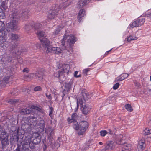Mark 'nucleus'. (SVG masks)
Returning a JSON list of instances; mask_svg holds the SVG:
<instances>
[{
    "instance_id": "nucleus-1",
    "label": "nucleus",
    "mask_w": 151,
    "mask_h": 151,
    "mask_svg": "<svg viewBox=\"0 0 151 151\" xmlns=\"http://www.w3.org/2000/svg\"><path fill=\"white\" fill-rule=\"evenodd\" d=\"M44 50L47 53L52 52L54 53H60L62 51V50L59 47H52L50 45L49 40L45 38L40 39Z\"/></svg>"
},
{
    "instance_id": "nucleus-2",
    "label": "nucleus",
    "mask_w": 151,
    "mask_h": 151,
    "mask_svg": "<svg viewBox=\"0 0 151 151\" xmlns=\"http://www.w3.org/2000/svg\"><path fill=\"white\" fill-rule=\"evenodd\" d=\"M29 11L28 10H23L22 11H15L10 14L9 17H12L14 19V21H18L19 19L23 20L28 18Z\"/></svg>"
},
{
    "instance_id": "nucleus-3",
    "label": "nucleus",
    "mask_w": 151,
    "mask_h": 151,
    "mask_svg": "<svg viewBox=\"0 0 151 151\" xmlns=\"http://www.w3.org/2000/svg\"><path fill=\"white\" fill-rule=\"evenodd\" d=\"M0 140L1 141L3 148H5L6 146L9 144L7 132L5 129L1 126H0Z\"/></svg>"
},
{
    "instance_id": "nucleus-4",
    "label": "nucleus",
    "mask_w": 151,
    "mask_h": 151,
    "mask_svg": "<svg viewBox=\"0 0 151 151\" xmlns=\"http://www.w3.org/2000/svg\"><path fill=\"white\" fill-rule=\"evenodd\" d=\"M76 37L73 35L70 34V35L65 34L63 36V38L61 40L62 45L64 46L65 45V40L67 39L66 44L67 46L68 45L71 46V45L73 44L76 41Z\"/></svg>"
},
{
    "instance_id": "nucleus-5",
    "label": "nucleus",
    "mask_w": 151,
    "mask_h": 151,
    "mask_svg": "<svg viewBox=\"0 0 151 151\" xmlns=\"http://www.w3.org/2000/svg\"><path fill=\"white\" fill-rule=\"evenodd\" d=\"M34 144L31 143L29 139H27L22 142V148L21 151H30L29 149L30 147L31 149H34L35 148L34 145Z\"/></svg>"
},
{
    "instance_id": "nucleus-6",
    "label": "nucleus",
    "mask_w": 151,
    "mask_h": 151,
    "mask_svg": "<svg viewBox=\"0 0 151 151\" xmlns=\"http://www.w3.org/2000/svg\"><path fill=\"white\" fill-rule=\"evenodd\" d=\"M119 139L118 142V144L119 145H122L124 144V145H122V151H128L130 149L129 145H128L127 144L125 143V142L124 140L125 138L122 135H120Z\"/></svg>"
},
{
    "instance_id": "nucleus-7",
    "label": "nucleus",
    "mask_w": 151,
    "mask_h": 151,
    "mask_svg": "<svg viewBox=\"0 0 151 151\" xmlns=\"http://www.w3.org/2000/svg\"><path fill=\"white\" fill-rule=\"evenodd\" d=\"M88 122L85 121H82L80 122V130L78 134L82 135L86 131L88 127Z\"/></svg>"
},
{
    "instance_id": "nucleus-8",
    "label": "nucleus",
    "mask_w": 151,
    "mask_h": 151,
    "mask_svg": "<svg viewBox=\"0 0 151 151\" xmlns=\"http://www.w3.org/2000/svg\"><path fill=\"white\" fill-rule=\"evenodd\" d=\"M72 84V82L64 83L62 87L63 89V96H64L69 93Z\"/></svg>"
},
{
    "instance_id": "nucleus-9",
    "label": "nucleus",
    "mask_w": 151,
    "mask_h": 151,
    "mask_svg": "<svg viewBox=\"0 0 151 151\" xmlns=\"http://www.w3.org/2000/svg\"><path fill=\"white\" fill-rule=\"evenodd\" d=\"M60 9L59 6L58 5H56L53 9L49 11L47 17L48 19H53L58 14V12Z\"/></svg>"
},
{
    "instance_id": "nucleus-10",
    "label": "nucleus",
    "mask_w": 151,
    "mask_h": 151,
    "mask_svg": "<svg viewBox=\"0 0 151 151\" xmlns=\"http://www.w3.org/2000/svg\"><path fill=\"white\" fill-rule=\"evenodd\" d=\"M11 19L12 20V22H10L8 23L7 26L8 31H10L12 30L16 29L18 27L17 23L18 21H14V19H13L12 17H10Z\"/></svg>"
},
{
    "instance_id": "nucleus-11",
    "label": "nucleus",
    "mask_w": 151,
    "mask_h": 151,
    "mask_svg": "<svg viewBox=\"0 0 151 151\" xmlns=\"http://www.w3.org/2000/svg\"><path fill=\"white\" fill-rule=\"evenodd\" d=\"M145 18H140L134 22L130 25V27L131 28L134 27H139L143 24L145 22Z\"/></svg>"
},
{
    "instance_id": "nucleus-12",
    "label": "nucleus",
    "mask_w": 151,
    "mask_h": 151,
    "mask_svg": "<svg viewBox=\"0 0 151 151\" xmlns=\"http://www.w3.org/2000/svg\"><path fill=\"white\" fill-rule=\"evenodd\" d=\"M82 96H81L79 99H77V106L78 107V105H80L81 107L84 105H85V96H87V94L85 93H82Z\"/></svg>"
},
{
    "instance_id": "nucleus-13",
    "label": "nucleus",
    "mask_w": 151,
    "mask_h": 151,
    "mask_svg": "<svg viewBox=\"0 0 151 151\" xmlns=\"http://www.w3.org/2000/svg\"><path fill=\"white\" fill-rule=\"evenodd\" d=\"M6 29L4 30H0V45L3 43L4 39L6 37Z\"/></svg>"
},
{
    "instance_id": "nucleus-14",
    "label": "nucleus",
    "mask_w": 151,
    "mask_h": 151,
    "mask_svg": "<svg viewBox=\"0 0 151 151\" xmlns=\"http://www.w3.org/2000/svg\"><path fill=\"white\" fill-rule=\"evenodd\" d=\"M91 108L87 105H84L81 107V110L82 113L85 115H87L89 112Z\"/></svg>"
},
{
    "instance_id": "nucleus-15",
    "label": "nucleus",
    "mask_w": 151,
    "mask_h": 151,
    "mask_svg": "<svg viewBox=\"0 0 151 151\" xmlns=\"http://www.w3.org/2000/svg\"><path fill=\"white\" fill-rule=\"evenodd\" d=\"M35 137L34 139L32 140V142L35 145L38 144L41 141V137L39 134H35V135H34Z\"/></svg>"
},
{
    "instance_id": "nucleus-16",
    "label": "nucleus",
    "mask_w": 151,
    "mask_h": 151,
    "mask_svg": "<svg viewBox=\"0 0 151 151\" xmlns=\"http://www.w3.org/2000/svg\"><path fill=\"white\" fill-rule=\"evenodd\" d=\"M29 121V124L33 126H35L38 122L37 118L34 116H30Z\"/></svg>"
},
{
    "instance_id": "nucleus-17",
    "label": "nucleus",
    "mask_w": 151,
    "mask_h": 151,
    "mask_svg": "<svg viewBox=\"0 0 151 151\" xmlns=\"http://www.w3.org/2000/svg\"><path fill=\"white\" fill-rule=\"evenodd\" d=\"M85 11L83 9H81L79 11L78 16V21L80 22L81 21L85 15Z\"/></svg>"
},
{
    "instance_id": "nucleus-18",
    "label": "nucleus",
    "mask_w": 151,
    "mask_h": 151,
    "mask_svg": "<svg viewBox=\"0 0 151 151\" xmlns=\"http://www.w3.org/2000/svg\"><path fill=\"white\" fill-rule=\"evenodd\" d=\"M114 143L111 141H108L106 142V144L105 148L104 149L106 150H112L114 148Z\"/></svg>"
},
{
    "instance_id": "nucleus-19",
    "label": "nucleus",
    "mask_w": 151,
    "mask_h": 151,
    "mask_svg": "<svg viewBox=\"0 0 151 151\" xmlns=\"http://www.w3.org/2000/svg\"><path fill=\"white\" fill-rule=\"evenodd\" d=\"M44 75L43 72L41 71H39L35 73L36 78L38 79L40 81L42 80L43 78Z\"/></svg>"
},
{
    "instance_id": "nucleus-20",
    "label": "nucleus",
    "mask_w": 151,
    "mask_h": 151,
    "mask_svg": "<svg viewBox=\"0 0 151 151\" xmlns=\"http://www.w3.org/2000/svg\"><path fill=\"white\" fill-rule=\"evenodd\" d=\"M32 109L31 108L22 109L20 111V113L22 115L30 114L31 113Z\"/></svg>"
},
{
    "instance_id": "nucleus-21",
    "label": "nucleus",
    "mask_w": 151,
    "mask_h": 151,
    "mask_svg": "<svg viewBox=\"0 0 151 151\" xmlns=\"http://www.w3.org/2000/svg\"><path fill=\"white\" fill-rule=\"evenodd\" d=\"M17 46V42L16 41H12L9 45V49L10 51L13 50Z\"/></svg>"
},
{
    "instance_id": "nucleus-22",
    "label": "nucleus",
    "mask_w": 151,
    "mask_h": 151,
    "mask_svg": "<svg viewBox=\"0 0 151 151\" xmlns=\"http://www.w3.org/2000/svg\"><path fill=\"white\" fill-rule=\"evenodd\" d=\"M77 115L76 113H74L72 114L71 116V118H68V121L69 123H72L73 121H76L77 118Z\"/></svg>"
},
{
    "instance_id": "nucleus-23",
    "label": "nucleus",
    "mask_w": 151,
    "mask_h": 151,
    "mask_svg": "<svg viewBox=\"0 0 151 151\" xmlns=\"http://www.w3.org/2000/svg\"><path fill=\"white\" fill-rule=\"evenodd\" d=\"M70 70V66L68 65H65L63 66V68L61 70L62 71L63 74L66 73L68 74Z\"/></svg>"
},
{
    "instance_id": "nucleus-24",
    "label": "nucleus",
    "mask_w": 151,
    "mask_h": 151,
    "mask_svg": "<svg viewBox=\"0 0 151 151\" xmlns=\"http://www.w3.org/2000/svg\"><path fill=\"white\" fill-rule=\"evenodd\" d=\"M129 76V74L127 73H124L120 75L119 77L116 78V81H122L127 78Z\"/></svg>"
},
{
    "instance_id": "nucleus-25",
    "label": "nucleus",
    "mask_w": 151,
    "mask_h": 151,
    "mask_svg": "<svg viewBox=\"0 0 151 151\" xmlns=\"http://www.w3.org/2000/svg\"><path fill=\"white\" fill-rule=\"evenodd\" d=\"M42 27V25L39 23H32L31 27L34 29L37 30Z\"/></svg>"
},
{
    "instance_id": "nucleus-26",
    "label": "nucleus",
    "mask_w": 151,
    "mask_h": 151,
    "mask_svg": "<svg viewBox=\"0 0 151 151\" xmlns=\"http://www.w3.org/2000/svg\"><path fill=\"white\" fill-rule=\"evenodd\" d=\"M36 34H37L40 40V39H42L43 38H45V32L41 30L38 31Z\"/></svg>"
},
{
    "instance_id": "nucleus-27",
    "label": "nucleus",
    "mask_w": 151,
    "mask_h": 151,
    "mask_svg": "<svg viewBox=\"0 0 151 151\" xmlns=\"http://www.w3.org/2000/svg\"><path fill=\"white\" fill-rule=\"evenodd\" d=\"M72 123H73V126L74 129L76 130H80V124H79L76 121H73Z\"/></svg>"
},
{
    "instance_id": "nucleus-28",
    "label": "nucleus",
    "mask_w": 151,
    "mask_h": 151,
    "mask_svg": "<svg viewBox=\"0 0 151 151\" xmlns=\"http://www.w3.org/2000/svg\"><path fill=\"white\" fill-rule=\"evenodd\" d=\"M53 129L50 127H49L47 129V131L48 134L50 135V138H52L54 135V132Z\"/></svg>"
},
{
    "instance_id": "nucleus-29",
    "label": "nucleus",
    "mask_w": 151,
    "mask_h": 151,
    "mask_svg": "<svg viewBox=\"0 0 151 151\" xmlns=\"http://www.w3.org/2000/svg\"><path fill=\"white\" fill-rule=\"evenodd\" d=\"M144 18L149 21L151 20V12L146 14Z\"/></svg>"
},
{
    "instance_id": "nucleus-30",
    "label": "nucleus",
    "mask_w": 151,
    "mask_h": 151,
    "mask_svg": "<svg viewBox=\"0 0 151 151\" xmlns=\"http://www.w3.org/2000/svg\"><path fill=\"white\" fill-rule=\"evenodd\" d=\"M137 39V38L135 36L130 35L127 38V40L128 42H129L132 40H136Z\"/></svg>"
},
{
    "instance_id": "nucleus-31",
    "label": "nucleus",
    "mask_w": 151,
    "mask_h": 151,
    "mask_svg": "<svg viewBox=\"0 0 151 151\" xmlns=\"http://www.w3.org/2000/svg\"><path fill=\"white\" fill-rule=\"evenodd\" d=\"M125 108L128 111L132 112L133 111V109L130 105L129 104H126L125 105Z\"/></svg>"
},
{
    "instance_id": "nucleus-32",
    "label": "nucleus",
    "mask_w": 151,
    "mask_h": 151,
    "mask_svg": "<svg viewBox=\"0 0 151 151\" xmlns=\"http://www.w3.org/2000/svg\"><path fill=\"white\" fill-rule=\"evenodd\" d=\"M19 37V36L17 34L13 33L11 34V38L12 40H18Z\"/></svg>"
},
{
    "instance_id": "nucleus-33",
    "label": "nucleus",
    "mask_w": 151,
    "mask_h": 151,
    "mask_svg": "<svg viewBox=\"0 0 151 151\" xmlns=\"http://www.w3.org/2000/svg\"><path fill=\"white\" fill-rule=\"evenodd\" d=\"M31 25H32V23H28L26 24L24 27L26 31H29L32 28Z\"/></svg>"
},
{
    "instance_id": "nucleus-34",
    "label": "nucleus",
    "mask_w": 151,
    "mask_h": 151,
    "mask_svg": "<svg viewBox=\"0 0 151 151\" xmlns=\"http://www.w3.org/2000/svg\"><path fill=\"white\" fill-rule=\"evenodd\" d=\"M63 75V72L62 71H59L56 72L54 74V76L55 77L59 78L61 76H62Z\"/></svg>"
},
{
    "instance_id": "nucleus-35",
    "label": "nucleus",
    "mask_w": 151,
    "mask_h": 151,
    "mask_svg": "<svg viewBox=\"0 0 151 151\" xmlns=\"http://www.w3.org/2000/svg\"><path fill=\"white\" fill-rule=\"evenodd\" d=\"M57 144L55 145L56 147H59L62 144V140L61 138H58L57 140Z\"/></svg>"
},
{
    "instance_id": "nucleus-36",
    "label": "nucleus",
    "mask_w": 151,
    "mask_h": 151,
    "mask_svg": "<svg viewBox=\"0 0 151 151\" xmlns=\"http://www.w3.org/2000/svg\"><path fill=\"white\" fill-rule=\"evenodd\" d=\"M5 29V24L3 22L0 20V30H4Z\"/></svg>"
},
{
    "instance_id": "nucleus-37",
    "label": "nucleus",
    "mask_w": 151,
    "mask_h": 151,
    "mask_svg": "<svg viewBox=\"0 0 151 151\" xmlns=\"http://www.w3.org/2000/svg\"><path fill=\"white\" fill-rule=\"evenodd\" d=\"M40 124L41 129L44 130L45 126L44 122L43 121H41Z\"/></svg>"
},
{
    "instance_id": "nucleus-38",
    "label": "nucleus",
    "mask_w": 151,
    "mask_h": 151,
    "mask_svg": "<svg viewBox=\"0 0 151 151\" xmlns=\"http://www.w3.org/2000/svg\"><path fill=\"white\" fill-rule=\"evenodd\" d=\"M9 102L12 104H15L17 103H18V101L15 99H10L9 100Z\"/></svg>"
},
{
    "instance_id": "nucleus-39",
    "label": "nucleus",
    "mask_w": 151,
    "mask_h": 151,
    "mask_svg": "<svg viewBox=\"0 0 151 151\" xmlns=\"http://www.w3.org/2000/svg\"><path fill=\"white\" fill-rule=\"evenodd\" d=\"M107 133L106 130L101 131L100 132V135L102 136H104Z\"/></svg>"
},
{
    "instance_id": "nucleus-40",
    "label": "nucleus",
    "mask_w": 151,
    "mask_h": 151,
    "mask_svg": "<svg viewBox=\"0 0 151 151\" xmlns=\"http://www.w3.org/2000/svg\"><path fill=\"white\" fill-rule=\"evenodd\" d=\"M90 70L89 68L85 69L83 70V73L84 76H86L87 75V73Z\"/></svg>"
},
{
    "instance_id": "nucleus-41",
    "label": "nucleus",
    "mask_w": 151,
    "mask_h": 151,
    "mask_svg": "<svg viewBox=\"0 0 151 151\" xmlns=\"http://www.w3.org/2000/svg\"><path fill=\"white\" fill-rule=\"evenodd\" d=\"M145 131L146 135H147L151 133V130H149L148 129H146Z\"/></svg>"
},
{
    "instance_id": "nucleus-42",
    "label": "nucleus",
    "mask_w": 151,
    "mask_h": 151,
    "mask_svg": "<svg viewBox=\"0 0 151 151\" xmlns=\"http://www.w3.org/2000/svg\"><path fill=\"white\" fill-rule=\"evenodd\" d=\"M41 89V88L40 86H37L34 88V90L35 91H40Z\"/></svg>"
},
{
    "instance_id": "nucleus-43",
    "label": "nucleus",
    "mask_w": 151,
    "mask_h": 151,
    "mask_svg": "<svg viewBox=\"0 0 151 151\" xmlns=\"http://www.w3.org/2000/svg\"><path fill=\"white\" fill-rule=\"evenodd\" d=\"M53 108L52 107H50V112L49 113V115L50 117H52V114L53 113Z\"/></svg>"
},
{
    "instance_id": "nucleus-44",
    "label": "nucleus",
    "mask_w": 151,
    "mask_h": 151,
    "mask_svg": "<svg viewBox=\"0 0 151 151\" xmlns=\"http://www.w3.org/2000/svg\"><path fill=\"white\" fill-rule=\"evenodd\" d=\"M119 86V84L118 83H116L113 86V88L114 89H117Z\"/></svg>"
},
{
    "instance_id": "nucleus-45",
    "label": "nucleus",
    "mask_w": 151,
    "mask_h": 151,
    "mask_svg": "<svg viewBox=\"0 0 151 151\" xmlns=\"http://www.w3.org/2000/svg\"><path fill=\"white\" fill-rule=\"evenodd\" d=\"M137 148L139 151H142L144 148V145H138Z\"/></svg>"
},
{
    "instance_id": "nucleus-46",
    "label": "nucleus",
    "mask_w": 151,
    "mask_h": 151,
    "mask_svg": "<svg viewBox=\"0 0 151 151\" xmlns=\"http://www.w3.org/2000/svg\"><path fill=\"white\" fill-rule=\"evenodd\" d=\"M6 83L7 82L5 80H2L1 83V85L2 86V87H4L6 86Z\"/></svg>"
},
{
    "instance_id": "nucleus-47",
    "label": "nucleus",
    "mask_w": 151,
    "mask_h": 151,
    "mask_svg": "<svg viewBox=\"0 0 151 151\" xmlns=\"http://www.w3.org/2000/svg\"><path fill=\"white\" fill-rule=\"evenodd\" d=\"M78 73V71H76L75 72L74 74V76L76 77V78H79L81 76V74H80L79 75H77V74Z\"/></svg>"
},
{
    "instance_id": "nucleus-48",
    "label": "nucleus",
    "mask_w": 151,
    "mask_h": 151,
    "mask_svg": "<svg viewBox=\"0 0 151 151\" xmlns=\"http://www.w3.org/2000/svg\"><path fill=\"white\" fill-rule=\"evenodd\" d=\"M29 69L27 68H24L22 70V72H23V73H25V72H26V73H28V72H29Z\"/></svg>"
},
{
    "instance_id": "nucleus-49",
    "label": "nucleus",
    "mask_w": 151,
    "mask_h": 151,
    "mask_svg": "<svg viewBox=\"0 0 151 151\" xmlns=\"http://www.w3.org/2000/svg\"><path fill=\"white\" fill-rule=\"evenodd\" d=\"M63 28V27H61V28L57 29L55 31V33L56 34H57L58 32L60 31V30Z\"/></svg>"
},
{
    "instance_id": "nucleus-50",
    "label": "nucleus",
    "mask_w": 151,
    "mask_h": 151,
    "mask_svg": "<svg viewBox=\"0 0 151 151\" xmlns=\"http://www.w3.org/2000/svg\"><path fill=\"white\" fill-rule=\"evenodd\" d=\"M22 144L19 147L18 146V147L16 150V151H21V149L22 148Z\"/></svg>"
},
{
    "instance_id": "nucleus-51",
    "label": "nucleus",
    "mask_w": 151,
    "mask_h": 151,
    "mask_svg": "<svg viewBox=\"0 0 151 151\" xmlns=\"http://www.w3.org/2000/svg\"><path fill=\"white\" fill-rule=\"evenodd\" d=\"M135 85L136 86L138 87H139L140 86V83L138 82H137L136 81L135 83Z\"/></svg>"
},
{
    "instance_id": "nucleus-52",
    "label": "nucleus",
    "mask_w": 151,
    "mask_h": 151,
    "mask_svg": "<svg viewBox=\"0 0 151 151\" xmlns=\"http://www.w3.org/2000/svg\"><path fill=\"white\" fill-rule=\"evenodd\" d=\"M143 145L144 142H143L142 140H140L139 142L138 145Z\"/></svg>"
},
{
    "instance_id": "nucleus-53",
    "label": "nucleus",
    "mask_w": 151,
    "mask_h": 151,
    "mask_svg": "<svg viewBox=\"0 0 151 151\" xmlns=\"http://www.w3.org/2000/svg\"><path fill=\"white\" fill-rule=\"evenodd\" d=\"M31 77V76H27V75H26V76H24V78L25 79H27V78H29V79H30V78Z\"/></svg>"
},
{
    "instance_id": "nucleus-54",
    "label": "nucleus",
    "mask_w": 151,
    "mask_h": 151,
    "mask_svg": "<svg viewBox=\"0 0 151 151\" xmlns=\"http://www.w3.org/2000/svg\"><path fill=\"white\" fill-rule=\"evenodd\" d=\"M5 4V3L4 1H1V4L0 5L1 6L3 5H4Z\"/></svg>"
},
{
    "instance_id": "nucleus-55",
    "label": "nucleus",
    "mask_w": 151,
    "mask_h": 151,
    "mask_svg": "<svg viewBox=\"0 0 151 151\" xmlns=\"http://www.w3.org/2000/svg\"><path fill=\"white\" fill-rule=\"evenodd\" d=\"M46 97L48 98L49 99H50L51 98V95H47V94H46Z\"/></svg>"
},
{
    "instance_id": "nucleus-56",
    "label": "nucleus",
    "mask_w": 151,
    "mask_h": 151,
    "mask_svg": "<svg viewBox=\"0 0 151 151\" xmlns=\"http://www.w3.org/2000/svg\"><path fill=\"white\" fill-rule=\"evenodd\" d=\"M4 9V10H6V9L7 7V6L5 5V4L4 5H3L1 6Z\"/></svg>"
},
{
    "instance_id": "nucleus-57",
    "label": "nucleus",
    "mask_w": 151,
    "mask_h": 151,
    "mask_svg": "<svg viewBox=\"0 0 151 151\" xmlns=\"http://www.w3.org/2000/svg\"><path fill=\"white\" fill-rule=\"evenodd\" d=\"M148 125L149 126H151V120L150 119L148 122Z\"/></svg>"
},
{
    "instance_id": "nucleus-58",
    "label": "nucleus",
    "mask_w": 151,
    "mask_h": 151,
    "mask_svg": "<svg viewBox=\"0 0 151 151\" xmlns=\"http://www.w3.org/2000/svg\"><path fill=\"white\" fill-rule=\"evenodd\" d=\"M43 2H46L49 1H51L52 0H42Z\"/></svg>"
},
{
    "instance_id": "nucleus-59",
    "label": "nucleus",
    "mask_w": 151,
    "mask_h": 151,
    "mask_svg": "<svg viewBox=\"0 0 151 151\" xmlns=\"http://www.w3.org/2000/svg\"><path fill=\"white\" fill-rule=\"evenodd\" d=\"M109 133L110 134H113V133L111 130H109Z\"/></svg>"
},
{
    "instance_id": "nucleus-60",
    "label": "nucleus",
    "mask_w": 151,
    "mask_h": 151,
    "mask_svg": "<svg viewBox=\"0 0 151 151\" xmlns=\"http://www.w3.org/2000/svg\"><path fill=\"white\" fill-rule=\"evenodd\" d=\"M26 51H27V50L26 49H21V52H26Z\"/></svg>"
},
{
    "instance_id": "nucleus-61",
    "label": "nucleus",
    "mask_w": 151,
    "mask_h": 151,
    "mask_svg": "<svg viewBox=\"0 0 151 151\" xmlns=\"http://www.w3.org/2000/svg\"><path fill=\"white\" fill-rule=\"evenodd\" d=\"M112 49L109 51H107L105 54V55H108V53Z\"/></svg>"
},
{
    "instance_id": "nucleus-62",
    "label": "nucleus",
    "mask_w": 151,
    "mask_h": 151,
    "mask_svg": "<svg viewBox=\"0 0 151 151\" xmlns=\"http://www.w3.org/2000/svg\"><path fill=\"white\" fill-rule=\"evenodd\" d=\"M99 145H102L103 144V143L101 142H99Z\"/></svg>"
},
{
    "instance_id": "nucleus-63",
    "label": "nucleus",
    "mask_w": 151,
    "mask_h": 151,
    "mask_svg": "<svg viewBox=\"0 0 151 151\" xmlns=\"http://www.w3.org/2000/svg\"><path fill=\"white\" fill-rule=\"evenodd\" d=\"M19 129L18 128L17 130V134H18V131H19Z\"/></svg>"
},
{
    "instance_id": "nucleus-64",
    "label": "nucleus",
    "mask_w": 151,
    "mask_h": 151,
    "mask_svg": "<svg viewBox=\"0 0 151 151\" xmlns=\"http://www.w3.org/2000/svg\"><path fill=\"white\" fill-rule=\"evenodd\" d=\"M64 1H65V2L67 1H68V0H64Z\"/></svg>"
}]
</instances>
